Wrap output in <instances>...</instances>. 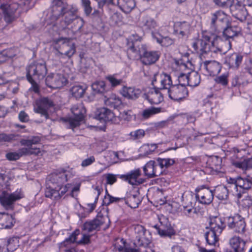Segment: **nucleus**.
I'll return each instance as SVG.
<instances>
[{
    "mask_svg": "<svg viewBox=\"0 0 252 252\" xmlns=\"http://www.w3.org/2000/svg\"><path fill=\"white\" fill-rule=\"evenodd\" d=\"M159 90L160 89L154 87L153 89H150L145 94V98L152 104H159L163 100L162 95L159 92Z\"/></svg>",
    "mask_w": 252,
    "mask_h": 252,
    "instance_id": "cd10ccee",
    "label": "nucleus"
},
{
    "mask_svg": "<svg viewBox=\"0 0 252 252\" xmlns=\"http://www.w3.org/2000/svg\"><path fill=\"white\" fill-rule=\"evenodd\" d=\"M125 203L131 208L138 207L141 201V197L139 194H131L126 198H124Z\"/></svg>",
    "mask_w": 252,
    "mask_h": 252,
    "instance_id": "ea45409f",
    "label": "nucleus"
},
{
    "mask_svg": "<svg viewBox=\"0 0 252 252\" xmlns=\"http://www.w3.org/2000/svg\"><path fill=\"white\" fill-rule=\"evenodd\" d=\"M109 223L110 220L107 216L98 214L94 219L85 222L82 226V229L86 232L98 231L102 226L104 229L108 228Z\"/></svg>",
    "mask_w": 252,
    "mask_h": 252,
    "instance_id": "0eeeda50",
    "label": "nucleus"
},
{
    "mask_svg": "<svg viewBox=\"0 0 252 252\" xmlns=\"http://www.w3.org/2000/svg\"><path fill=\"white\" fill-rule=\"evenodd\" d=\"M161 45L163 46L168 47L170 45H172L174 42V40L170 38L169 37L166 36L164 37H162V40L161 41Z\"/></svg>",
    "mask_w": 252,
    "mask_h": 252,
    "instance_id": "774afa93",
    "label": "nucleus"
},
{
    "mask_svg": "<svg viewBox=\"0 0 252 252\" xmlns=\"http://www.w3.org/2000/svg\"><path fill=\"white\" fill-rule=\"evenodd\" d=\"M161 112L160 108H156L154 107H152L148 109H145L143 111L142 113V116L145 119H148L150 118L151 116L155 115L156 114L158 113Z\"/></svg>",
    "mask_w": 252,
    "mask_h": 252,
    "instance_id": "5fc2aeb1",
    "label": "nucleus"
},
{
    "mask_svg": "<svg viewBox=\"0 0 252 252\" xmlns=\"http://www.w3.org/2000/svg\"><path fill=\"white\" fill-rule=\"evenodd\" d=\"M214 36H217L215 35H211V36H210L207 33H204L203 34L202 39H200L203 40L205 43H206L207 45H208L209 46H211V42L212 41V40H213Z\"/></svg>",
    "mask_w": 252,
    "mask_h": 252,
    "instance_id": "69168bd1",
    "label": "nucleus"
},
{
    "mask_svg": "<svg viewBox=\"0 0 252 252\" xmlns=\"http://www.w3.org/2000/svg\"><path fill=\"white\" fill-rule=\"evenodd\" d=\"M248 83L247 76L244 73L235 76L232 80V86L233 87L239 86Z\"/></svg>",
    "mask_w": 252,
    "mask_h": 252,
    "instance_id": "09e8293b",
    "label": "nucleus"
},
{
    "mask_svg": "<svg viewBox=\"0 0 252 252\" xmlns=\"http://www.w3.org/2000/svg\"><path fill=\"white\" fill-rule=\"evenodd\" d=\"M120 242L122 245H118L117 244L115 245L116 248L120 252H140L138 249L126 247V242L124 239H121Z\"/></svg>",
    "mask_w": 252,
    "mask_h": 252,
    "instance_id": "3c124183",
    "label": "nucleus"
},
{
    "mask_svg": "<svg viewBox=\"0 0 252 252\" xmlns=\"http://www.w3.org/2000/svg\"><path fill=\"white\" fill-rule=\"evenodd\" d=\"M80 231L79 229H76L73 231L71 234L70 235L69 237L65 239V240L62 243V245L65 246L67 244H71L76 243L79 245H86L91 243V235H87L85 233L82 234L81 239L77 240V236L80 235Z\"/></svg>",
    "mask_w": 252,
    "mask_h": 252,
    "instance_id": "6ab92c4d",
    "label": "nucleus"
},
{
    "mask_svg": "<svg viewBox=\"0 0 252 252\" xmlns=\"http://www.w3.org/2000/svg\"><path fill=\"white\" fill-rule=\"evenodd\" d=\"M71 111L74 115V118L68 120V128L73 130L80 125V122L84 118L86 109L81 103L74 105L71 108Z\"/></svg>",
    "mask_w": 252,
    "mask_h": 252,
    "instance_id": "9d476101",
    "label": "nucleus"
},
{
    "mask_svg": "<svg viewBox=\"0 0 252 252\" xmlns=\"http://www.w3.org/2000/svg\"><path fill=\"white\" fill-rule=\"evenodd\" d=\"M211 168L216 173L220 172L221 169V159L218 157H214L212 158Z\"/></svg>",
    "mask_w": 252,
    "mask_h": 252,
    "instance_id": "864d4df0",
    "label": "nucleus"
},
{
    "mask_svg": "<svg viewBox=\"0 0 252 252\" xmlns=\"http://www.w3.org/2000/svg\"><path fill=\"white\" fill-rule=\"evenodd\" d=\"M17 137V135L14 134L0 133V144H2L6 142H10L11 141L15 140L16 139Z\"/></svg>",
    "mask_w": 252,
    "mask_h": 252,
    "instance_id": "6e6d98bb",
    "label": "nucleus"
},
{
    "mask_svg": "<svg viewBox=\"0 0 252 252\" xmlns=\"http://www.w3.org/2000/svg\"><path fill=\"white\" fill-rule=\"evenodd\" d=\"M71 177V173L66 170L63 169L60 172H55L48 177L49 181L53 184H57L59 187L60 185L68 181Z\"/></svg>",
    "mask_w": 252,
    "mask_h": 252,
    "instance_id": "4be33fe9",
    "label": "nucleus"
},
{
    "mask_svg": "<svg viewBox=\"0 0 252 252\" xmlns=\"http://www.w3.org/2000/svg\"><path fill=\"white\" fill-rule=\"evenodd\" d=\"M189 86L190 87H196L198 86L200 82V76L195 71H191L188 73Z\"/></svg>",
    "mask_w": 252,
    "mask_h": 252,
    "instance_id": "37998d69",
    "label": "nucleus"
},
{
    "mask_svg": "<svg viewBox=\"0 0 252 252\" xmlns=\"http://www.w3.org/2000/svg\"><path fill=\"white\" fill-rule=\"evenodd\" d=\"M192 47L194 52L201 55L210 52V46L207 45L206 43L200 39L193 40L192 43Z\"/></svg>",
    "mask_w": 252,
    "mask_h": 252,
    "instance_id": "72a5a7b5",
    "label": "nucleus"
},
{
    "mask_svg": "<svg viewBox=\"0 0 252 252\" xmlns=\"http://www.w3.org/2000/svg\"><path fill=\"white\" fill-rule=\"evenodd\" d=\"M140 26L145 30L153 31L158 27L156 21L150 16L143 17L140 22Z\"/></svg>",
    "mask_w": 252,
    "mask_h": 252,
    "instance_id": "f704fd0d",
    "label": "nucleus"
},
{
    "mask_svg": "<svg viewBox=\"0 0 252 252\" xmlns=\"http://www.w3.org/2000/svg\"><path fill=\"white\" fill-rule=\"evenodd\" d=\"M230 12L233 16L241 22L246 20L248 12L243 3L239 0H233L229 6Z\"/></svg>",
    "mask_w": 252,
    "mask_h": 252,
    "instance_id": "dca6fc26",
    "label": "nucleus"
},
{
    "mask_svg": "<svg viewBox=\"0 0 252 252\" xmlns=\"http://www.w3.org/2000/svg\"><path fill=\"white\" fill-rule=\"evenodd\" d=\"M227 225L235 233L243 234L246 231L245 219L239 214H235L227 219Z\"/></svg>",
    "mask_w": 252,
    "mask_h": 252,
    "instance_id": "ddd939ff",
    "label": "nucleus"
},
{
    "mask_svg": "<svg viewBox=\"0 0 252 252\" xmlns=\"http://www.w3.org/2000/svg\"><path fill=\"white\" fill-rule=\"evenodd\" d=\"M234 165L243 170L244 173L248 174L247 176L252 178V158L244 160L241 162H236Z\"/></svg>",
    "mask_w": 252,
    "mask_h": 252,
    "instance_id": "2f4dec72",
    "label": "nucleus"
},
{
    "mask_svg": "<svg viewBox=\"0 0 252 252\" xmlns=\"http://www.w3.org/2000/svg\"><path fill=\"white\" fill-rule=\"evenodd\" d=\"M220 235L217 234L216 232L210 229L206 232L205 234V237L208 244L209 245H215L219 240L218 237Z\"/></svg>",
    "mask_w": 252,
    "mask_h": 252,
    "instance_id": "a18cd8bd",
    "label": "nucleus"
},
{
    "mask_svg": "<svg viewBox=\"0 0 252 252\" xmlns=\"http://www.w3.org/2000/svg\"><path fill=\"white\" fill-rule=\"evenodd\" d=\"M92 90L94 94H103L107 91L104 81H96L92 85Z\"/></svg>",
    "mask_w": 252,
    "mask_h": 252,
    "instance_id": "49530a36",
    "label": "nucleus"
},
{
    "mask_svg": "<svg viewBox=\"0 0 252 252\" xmlns=\"http://www.w3.org/2000/svg\"><path fill=\"white\" fill-rule=\"evenodd\" d=\"M231 46L230 40L226 38L223 40L219 36H214L211 42L210 52L224 54L231 48Z\"/></svg>",
    "mask_w": 252,
    "mask_h": 252,
    "instance_id": "9b49d317",
    "label": "nucleus"
},
{
    "mask_svg": "<svg viewBox=\"0 0 252 252\" xmlns=\"http://www.w3.org/2000/svg\"><path fill=\"white\" fill-rule=\"evenodd\" d=\"M67 82V79L61 74H54L49 75L46 78L48 85L52 88H59L64 86Z\"/></svg>",
    "mask_w": 252,
    "mask_h": 252,
    "instance_id": "5701e85b",
    "label": "nucleus"
},
{
    "mask_svg": "<svg viewBox=\"0 0 252 252\" xmlns=\"http://www.w3.org/2000/svg\"><path fill=\"white\" fill-rule=\"evenodd\" d=\"M163 170L164 168H161L160 165L158 164V159L157 158L154 161V171H156V172H154V176L160 175L163 172Z\"/></svg>",
    "mask_w": 252,
    "mask_h": 252,
    "instance_id": "338daca9",
    "label": "nucleus"
},
{
    "mask_svg": "<svg viewBox=\"0 0 252 252\" xmlns=\"http://www.w3.org/2000/svg\"><path fill=\"white\" fill-rule=\"evenodd\" d=\"M22 198L21 194L17 193L9 194L3 192L2 196H0V202L1 205L6 209L11 208L14 202Z\"/></svg>",
    "mask_w": 252,
    "mask_h": 252,
    "instance_id": "a878e982",
    "label": "nucleus"
},
{
    "mask_svg": "<svg viewBox=\"0 0 252 252\" xmlns=\"http://www.w3.org/2000/svg\"><path fill=\"white\" fill-rule=\"evenodd\" d=\"M47 69L45 62L35 61L29 64L27 67V78L28 80L43 79L46 75Z\"/></svg>",
    "mask_w": 252,
    "mask_h": 252,
    "instance_id": "423d86ee",
    "label": "nucleus"
},
{
    "mask_svg": "<svg viewBox=\"0 0 252 252\" xmlns=\"http://www.w3.org/2000/svg\"><path fill=\"white\" fill-rule=\"evenodd\" d=\"M210 230L216 232L217 234H220L225 227L222 219L219 217H213L210 219Z\"/></svg>",
    "mask_w": 252,
    "mask_h": 252,
    "instance_id": "c85d7f7f",
    "label": "nucleus"
},
{
    "mask_svg": "<svg viewBox=\"0 0 252 252\" xmlns=\"http://www.w3.org/2000/svg\"><path fill=\"white\" fill-rule=\"evenodd\" d=\"M4 21L7 24H11L20 16L19 4L11 1L3 2L0 5Z\"/></svg>",
    "mask_w": 252,
    "mask_h": 252,
    "instance_id": "39448f33",
    "label": "nucleus"
},
{
    "mask_svg": "<svg viewBox=\"0 0 252 252\" xmlns=\"http://www.w3.org/2000/svg\"><path fill=\"white\" fill-rule=\"evenodd\" d=\"M158 164L160 165L161 168H163L164 169H167L173 165L175 161L173 158H158Z\"/></svg>",
    "mask_w": 252,
    "mask_h": 252,
    "instance_id": "603ef678",
    "label": "nucleus"
},
{
    "mask_svg": "<svg viewBox=\"0 0 252 252\" xmlns=\"http://www.w3.org/2000/svg\"><path fill=\"white\" fill-rule=\"evenodd\" d=\"M178 81L179 86L189 85L188 74L181 73L178 76Z\"/></svg>",
    "mask_w": 252,
    "mask_h": 252,
    "instance_id": "052dcab7",
    "label": "nucleus"
},
{
    "mask_svg": "<svg viewBox=\"0 0 252 252\" xmlns=\"http://www.w3.org/2000/svg\"><path fill=\"white\" fill-rule=\"evenodd\" d=\"M195 197L199 203L203 204H209L213 200L214 192L208 188L202 187L196 189Z\"/></svg>",
    "mask_w": 252,
    "mask_h": 252,
    "instance_id": "a211bd4d",
    "label": "nucleus"
},
{
    "mask_svg": "<svg viewBox=\"0 0 252 252\" xmlns=\"http://www.w3.org/2000/svg\"><path fill=\"white\" fill-rule=\"evenodd\" d=\"M13 218L7 213H0V229H8L13 226Z\"/></svg>",
    "mask_w": 252,
    "mask_h": 252,
    "instance_id": "c9c22d12",
    "label": "nucleus"
},
{
    "mask_svg": "<svg viewBox=\"0 0 252 252\" xmlns=\"http://www.w3.org/2000/svg\"><path fill=\"white\" fill-rule=\"evenodd\" d=\"M157 148L158 146L155 144H147L144 145L141 149L145 151V155H148L153 152Z\"/></svg>",
    "mask_w": 252,
    "mask_h": 252,
    "instance_id": "4d7b16f0",
    "label": "nucleus"
},
{
    "mask_svg": "<svg viewBox=\"0 0 252 252\" xmlns=\"http://www.w3.org/2000/svg\"><path fill=\"white\" fill-rule=\"evenodd\" d=\"M228 184L233 195L238 199L241 198L242 194L246 190L252 189V181L247 178H230Z\"/></svg>",
    "mask_w": 252,
    "mask_h": 252,
    "instance_id": "20e7f679",
    "label": "nucleus"
},
{
    "mask_svg": "<svg viewBox=\"0 0 252 252\" xmlns=\"http://www.w3.org/2000/svg\"><path fill=\"white\" fill-rule=\"evenodd\" d=\"M105 104L111 107L117 108L122 104V101L120 97L115 94H112L109 97L104 100Z\"/></svg>",
    "mask_w": 252,
    "mask_h": 252,
    "instance_id": "79ce46f5",
    "label": "nucleus"
},
{
    "mask_svg": "<svg viewBox=\"0 0 252 252\" xmlns=\"http://www.w3.org/2000/svg\"><path fill=\"white\" fill-rule=\"evenodd\" d=\"M40 142V138L38 136H33L27 139H22L20 141V144L21 145L27 146V147L19 149L17 152L8 153L6 154V157L9 160H16L23 156L41 155V151L40 148L34 146L39 144Z\"/></svg>",
    "mask_w": 252,
    "mask_h": 252,
    "instance_id": "7ed1b4c3",
    "label": "nucleus"
},
{
    "mask_svg": "<svg viewBox=\"0 0 252 252\" xmlns=\"http://www.w3.org/2000/svg\"><path fill=\"white\" fill-rule=\"evenodd\" d=\"M77 9L72 5H69L63 0H54L52 7V18L57 20L60 16H64L65 26L69 25L77 17Z\"/></svg>",
    "mask_w": 252,
    "mask_h": 252,
    "instance_id": "f03ea898",
    "label": "nucleus"
},
{
    "mask_svg": "<svg viewBox=\"0 0 252 252\" xmlns=\"http://www.w3.org/2000/svg\"><path fill=\"white\" fill-rule=\"evenodd\" d=\"M87 88V87L85 85H75L71 88L70 92L75 97L80 98L84 95Z\"/></svg>",
    "mask_w": 252,
    "mask_h": 252,
    "instance_id": "c03bdc74",
    "label": "nucleus"
},
{
    "mask_svg": "<svg viewBox=\"0 0 252 252\" xmlns=\"http://www.w3.org/2000/svg\"><path fill=\"white\" fill-rule=\"evenodd\" d=\"M45 195L46 197L50 198L55 200L60 199L59 191L51 187H47L45 190Z\"/></svg>",
    "mask_w": 252,
    "mask_h": 252,
    "instance_id": "8fccbe9b",
    "label": "nucleus"
},
{
    "mask_svg": "<svg viewBox=\"0 0 252 252\" xmlns=\"http://www.w3.org/2000/svg\"><path fill=\"white\" fill-rule=\"evenodd\" d=\"M82 5L84 8L85 14L89 16L92 11V7L91 6L90 0H81Z\"/></svg>",
    "mask_w": 252,
    "mask_h": 252,
    "instance_id": "bf43d9fd",
    "label": "nucleus"
},
{
    "mask_svg": "<svg viewBox=\"0 0 252 252\" xmlns=\"http://www.w3.org/2000/svg\"><path fill=\"white\" fill-rule=\"evenodd\" d=\"M169 97L174 101H180L186 97L188 91L184 86L173 85L168 90Z\"/></svg>",
    "mask_w": 252,
    "mask_h": 252,
    "instance_id": "412c9836",
    "label": "nucleus"
},
{
    "mask_svg": "<svg viewBox=\"0 0 252 252\" xmlns=\"http://www.w3.org/2000/svg\"><path fill=\"white\" fill-rule=\"evenodd\" d=\"M228 24V19L222 11H218L212 14L210 26L212 31H219L223 29Z\"/></svg>",
    "mask_w": 252,
    "mask_h": 252,
    "instance_id": "6e6552de",
    "label": "nucleus"
},
{
    "mask_svg": "<svg viewBox=\"0 0 252 252\" xmlns=\"http://www.w3.org/2000/svg\"><path fill=\"white\" fill-rule=\"evenodd\" d=\"M243 56L237 53H234L225 57V64L229 68L238 69L242 63Z\"/></svg>",
    "mask_w": 252,
    "mask_h": 252,
    "instance_id": "bb28decb",
    "label": "nucleus"
},
{
    "mask_svg": "<svg viewBox=\"0 0 252 252\" xmlns=\"http://www.w3.org/2000/svg\"><path fill=\"white\" fill-rule=\"evenodd\" d=\"M182 200L184 202L182 212L183 214L190 218H193L198 214V211L193 206V196L189 192H185L182 195Z\"/></svg>",
    "mask_w": 252,
    "mask_h": 252,
    "instance_id": "4468645a",
    "label": "nucleus"
},
{
    "mask_svg": "<svg viewBox=\"0 0 252 252\" xmlns=\"http://www.w3.org/2000/svg\"><path fill=\"white\" fill-rule=\"evenodd\" d=\"M154 87L160 90L168 89L173 85L171 76L165 73H157L154 74L152 82Z\"/></svg>",
    "mask_w": 252,
    "mask_h": 252,
    "instance_id": "2eb2a0df",
    "label": "nucleus"
},
{
    "mask_svg": "<svg viewBox=\"0 0 252 252\" xmlns=\"http://www.w3.org/2000/svg\"><path fill=\"white\" fill-rule=\"evenodd\" d=\"M246 241L239 236H234L229 240V244L234 252H245Z\"/></svg>",
    "mask_w": 252,
    "mask_h": 252,
    "instance_id": "7c9ffc66",
    "label": "nucleus"
},
{
    "mask_svg": "<svg viewBox=\"0 0 252 252\" xmlns=\"http://www.w3.org/2000/svg\"><path fill=\"white\" fill-rule=\"evenodd\" d=\"M114 117V113L109 109L104 107L98 109L95 114V118L103 122L111 121Z\"/></svg>",
    "mask_w": 252,
    "mask_h": 252,
    "instance_id": "c756f323",
    "label": "nucleus"
},
{
    "mask_svg": "<svg viewBox=\"0 0 252 252\" xmlns=\"http://www.w3.org/2000/svg\"><path fill=\"white\" fill-rule=\"evenodd\" d=\"M215 81L217 83L222 85H227L228 84V74H223L217 77L216 78Z\"/></svg>",
    "mask_w": 252,
    "mask_h": 252,
    "instance_id": "680f3d73",
    "label": "nucleus"
},
{
    "mask_svg": "<svg viewBox=\"0 0 252 252\" xmlns=\"http://www.w3.org/2000/svg\"><path fill=\"white\" fill-rule=\"evenodd\" d=\"M106 79L109 81V82L111 84L112 87H115L119 85H120L122 80L121 79H118L116 78L114 76L110 75L106 77Z\"/></svg>",
    "mask_w": 252,
    "mask_h": 252,
    "instance_id": "0e129e2a",
    "label": "nucleus"
},
{
    "mask_svg": "<svg viewBox=\"0 0 252 252\" xmlns=\"http://www.w3.org/2000/svg\"><path fill=\"white\" fill-rule=\"evenodd\" d=\"M222 30H223V36L229 40L237 36L240 32V28L236 26H228V25Z\"/></svg>",
    "mask_w": 252,
    "mask_h": 252,
    "instance_id": "e433bc0d",
    "label": "nucleus"
},
{
    "mask_svg": "<svg viewBox=\"0 0 252 252\" xmlns=\"http://www.w3.org/2000/svg\"><path fill=\"white\" fill-rule=\"evenodd\" d=\"M118 4L125 13H129L135 6L134 0H118Z\"/></svg>",
    "mask_w": 252,
    "mask_h": 252,
    "instance_id": "58836bf2",
    "label": "nucleus"
},
{
    "mask_svg": "<svg viewBox=\"0 0 252 252\" xmlns=\"http://www.w3.org/2000/svg\"><path fill=\"white\" fill-rule=\"evenodd\" d=\"M131 38L128 39L127 54L132 59L140 58L141 62L145 65H151L158 61L160 54L156 51H148L146 46L140 44L137 41L134 42Z\"/></svg>",
    "mask_w": 252,
    "mask_h": 252,
    "instance_id": "f257e3e1",
    "label": "nucleus"
},
{
    "mask_svg": "<svg viewBox=\"0 0 252 252\" xmlns=\"http://www.w3.org/2000/svg\"><path fill=\"white\" fill-rule=\"evenodd\" d=\"M160 224H156L153 226L158 234L162 237H168L171 238L175 234V231L171 226L168 219L163 216L158 217Z\"/></svg>",
    "mask_w": 252,
    "mask_h": 252,
    "instance_id": "1a4fd4ad",
    "label": "nucleus"
},
{
    "mask_svg": "<svg viewBox=\"0 0 252 252\" xmlns=\"http://www.w3.org/2000/svg\"><path fill=\"white\" fill-rule=\"evenodd\" d=\"M135 239L134 244L136 247L146 248L151 244L149 235L147 234L146 229L142 225L138 224L134 226Z\"/></svg>",
    "mask_w": 252,
    "mask_h": 252,
    "instance_id": "f8f14e48",
    "label": "nucleus"
},
{
    "mask_svg": "<svg viewBox=\"0 0 252 252\" xmlns=\"http://www.w3.org/2000/svg\"><path fill=\"white\" fill-rule=\"evenodd\" d=\"M214 195L220 200H225L228 198V190L227 188L224 186H219L217 187L214 190Z\"/></svg>",
    "mask_w": 252,
    "mask_h": 252,
    "instance_id": "a19ab883",
    "label": "nucleus"
},
{
    "mask_svg": "<svg viewBox=\"0 0 252 252\" xmlns=\"http://www.w3.org/2000/svg\"><path fill=\"white\" fill-rule=\"evenodd\" d=\"M190 28V25L187 22H177L174 26V31L182 37L186 35Z\"/></svg>",
    "mask_w": 252,
    "mask_h": 252,
    "instance_id": "4c0bfd02",
    "label": "nucleus"
},
{
    "mask_svg": "<svg viewBox=\"0 0 252 252\" xmlns=\"http://www.w3.org/2000/svg\"><path fill=\"white\" fill-rule=\"evenodd\" d=\"M121 93L125 97L135 100L140 95L141 91L135 88L124 87L121 90Z\"/></svg>",
    "mask_w": 252,
    "mask_h": 252,
    "instance_id": "473e14b6",
    "label": "nucleus"
},
{
    "mask_svg": "<svg viewBox=\"0 0 252 252\" xmlns=\"http://www.w3.org/2000/svg\"><path fill=\"white\" fill-rule=\"evenodd\" d=\"M130 135L133 139H138L144 136L145 131L142 129H138L130 132Z\"/></svg>",
    "mask_w": 252,
    "mask_h": 252,
    "instance_id": "e2e57ef3",
    "label": "nucleus"
},
{
    "mask_svg": "<svg viewBox=\"0 0 252 252\" xmlns=\"http://www.w3.org/2000/svg\"><path fill=\"white\" fill-rule=\"evenodd\" d=\"M37 107L35 108V112L40 114L45 117L46 119L49 118L48 110L54 106L55 104L53 100L47 97H43L36 101Z\"/></svg>",
    "mask_w": 252,
    "mask_h": 252,
    "instance_id": "f3484780",
    "label": "nucleus"
},
{
    "mask_svg": "<svg viewBox=\"0 0 252 252\" xmlns=\"http://www.w3.org/2000/svg\"><path fill=\"white\" fill-rule=\"evenodd\" d=\"M143 171L145 176L148 178H153L154 176V161L150 160L146 163L143 167ZM155 172H156L155 171Z\"/></svg>",
    "mask_w": 252,
    "mask_h": 252,
    "instance_id": "de8ad7c7",
    "label": "nucleus"
},
{
    "mask_svg": "<svg viewBox=\"0 0 252 252\" xmlns=\"http://www.w3.org/2000/svg\"><path fill=\"white\" fill-rule=\"evenodd\" d=\"M221 64L215 61H207L200 64V70L206 75H216L220 71Z\"/></svg>",
    "mask_w": 252,
    "mask_h": 252,
    "instance_id": "aec40b11",
    "label": "nucleus"
},
{
    "mask_svg": "<svg viewBox=\"0 0 252 252\" xmlns=\"http://www.w3.org/2000/svg\"><path fill=\"white\" fill-rule=\"evenodd\" d=\"M61 49L64 52L63 54L58 50H57L55 53L56 57L60 60L63 58V55H65L68 58H70L75 52V47L74 44L70 43L69 41H64L61 47Z\"/></svg>",
    "mask_w": 252,
    "mask_h": 252,
    "instance_id": "393cba45",
    "label": "nucleus"
},
{
    "mask_svg": "<svg viewBox=\"0 0 252 252\" xmlns=\"http://www.w3.org/2000/svg\"><path fill=\"white\" fill-rule=\"evenodd\" d=\"M141 173L140 169L131 170L126 174L118 175V177L122 180L128 182L132 185H137L142 183L139 181V178Z\"/></svg>",
    "mask_w": 252,
    "mask_h": 252,
    "instance_id": "b1692460",
    "label": "nucleus"
},
{
    "mask_svg": "<svg viewBox=\"0 0 252 252\" xmlns=\"http://www.w3.org/2000/svg\"><path fill=\"white\" fill-rule=\"evenodd\" d=\"M124 198L113 197L109 194L105 196L104 202L106 205H109L111 203L117 202L119 201H124Z\"/></svg>",
    "mask_w": 252,
    "mask_h": 252,
    "instance_id": "13d9d810",
    "label": "nucleus"
}]
</instances>
